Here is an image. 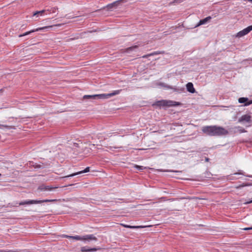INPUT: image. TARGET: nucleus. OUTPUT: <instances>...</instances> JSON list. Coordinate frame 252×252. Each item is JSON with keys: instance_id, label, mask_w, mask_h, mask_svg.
<instances>
[{"instance_id": "1", "label": "nucleus", "mask_w": 252, "mask_h": 252, "mask_svg": "<svg viewBox=\"0 0 252 252\" xmlns=\"http://www.w3.org/2000/svg\"><path fill=\"white\" fill-rule=\"evenodd\" d=\"M203 133L211 136H222L228 134V131L217 126H204L201 128Z\"/></svg>"}, {"instance_id": "2", "label": "nucleus", "mask_w": 252, "mask_h": 252, "mask_svg": "<svg viewBox=\"0 0 252 252\" xmlns=\"http://www.w3.org/2000/svg\"><path fill=\"white\" fill-rule=\"evenodd\" d=\"M121 90H116L114 91L112 93L109 94H94V95H85L83 96V99H107L111 96H114L115 95L118 94H120Z\"/></svg>"}, {"instance_id": "3", "label": "nucleus", "mask_w": 252, "mask_h": 252, "mask_svg": "<svg viewBox=\"0 0 252 252\" xmlns=\"http://www.w3.org/2000/svg\"><path fill=\"white\" fill-rule=\"evenodd\" d=\"M154 105H157L158 106H177L179 105V103L172 101V100H162L160 101H158L156 102Z\"/></svg>"}, {"instance_id": "4", "label": "nucleus", "mask_w": 252, "mask_h": 252, "mask_svg": "<svg viewBox=\"0 0 252 252\" xmlns=\"http://www.w3.org/2000/svg\"><path fill=\"white\" fill-rule=\"evenodd\" d=\"M61 26V24H58V25H53V26H45V27H42V28H38L37 29H36L35 30H32L31 31L26 32L25 33H23V34H20L19 35V37H22L23 36L29 35L31 33L34 32L44 30V29H50V28H52V27H53L54 26L60 27Z\"/></svg>"}, {"instance_id": "5", "label": "nucleus", "mask_w": 252, "mask_h": 252, "mask_svg": "<svg viewBox=\"0 0 252 252\" xmlns=\"http://www.w3.org/2000/svg\"><path fill=\"white\" fill-rule=\"evenodd\" d=\"M251 31H252V25L238 32L236 36L238 37H242L249 33Z\"/></svg>"}, {"instance_id": "6", "label": "nucleus", "mask_w": 252, "mask_h": 252, "mask_svg": "<svg viewBox=\"0 0 252 252\" xmlns=\"http://www.w3.org/2000/svg\"><path fill=\"white\" fill-rule=\"evenodd\" d=\"M39 202L37 201V200H28L24 201H21L19 203H16V205L18 204L19 205H31L33 204H38Z\"/></svg>"}, {"instance_id": "7", "label": "nucleus", "mask_w": 252, "mask_h": 252, "mask_svg": "<svg viewBox=\"0 0 252 252\" xmlns=\"http://www.w3.org/2000/svg\"><path fill=\"white\" fill-rule=\"evenodd\" d=\"M238 122L250 123L251 122V116L248 114L244 115L238 119Z\"/></svg>"}, {"instance_id": "8", "label": "nucleus", "mask_w": 252, "mask_h": 252, "mask_svg": "<svg viewBox=\"0 0 252 252\" xmlns=\"http://www.w3.org/2000/svg\"><path fill=\"white\" fill-rule=\"evenodd\" d=\"M240 103H244V106H248L252 104V100H249L247 97H240L238 99Z\"/></svg>"}, {"instance_id": "9", "label": "nucleus", "mask_w": 252, "mask_h": 252, "mask_svg": "<svg viewBox=\"0 0 252 252\" xmlns=\"http://www.w3.org/2000/svg\"><path fill=\"white\" fill-rule=\"evenodd\" d=\"M92 240L95 241H96L97 240V238L95 236H94L93 234H88L83 236L82 241H90Z\"/></svg>"}, {"instance_id": "10", "label": "nucleus", "mask_w": 252, "mask_h": 252, "mask_svg": "<svg viewBox=\"0 0 252 252\" xmlns=\"http://www.w3.org/2000/svg\"><path fill=\"white\" fill-rule=\"evenodd\" d=\"M58 187H53L52 186H45L44 185H40L38 187V189L41 190V191H43V190H52L53 189H57L58 188Z\"/></svg>"}, {"instance_id": "11", "label": "nucleus", "mask_w": 252, "mask_h": 252, "mask_svg": "<svg viewBox=\"0 0 252 252\" xmlns=\"http://www.w3.org/2000/svg\"><path fill=\"white\" fill-rule=\"evenodd\" d=\"M101 249L100 248H89L87 246H84L81 248V252H95L97 250H99Z\"/></svg>"}, {"instance_id": "12", "label": "nucleus", "mask_w": 252, "mask_h": 252, "mask_svg": "<svg viewBox=\"0 0 252 252\" xmlns=\"http://www.w3.org/2000/svg\"><path fill=\"white\" fill-rule=\"evenodd\" d=\"M89 171H90V167H87L84 170H83L82 171H79V172H77L76 173H74L71 174L67 175V176H65L64 177V178H68V177H73V176H74L80 174L87 173V172H88Z\"/></svg>"}, {"instance_id": "13", "label": "nucleus", "mask_w": 252, "mask_h": 252, "mask_svg": "<svg viewBox=\"0 0 252 252\" xmlns=\"http://www.w3.org/2000/svg\"><path fill=\"white\" fill-rule=\"evenodd\" d=\"M122 0L116 1L112 3L109 4L106 6V7L108 10H112L113 8H116L118 5L120 4V1Z\"/></svg>"}, {"instance_id": "14", "label": "nucleus", "mask_w": 252, "mask_h": 252, "mask_svg": "<svg viewBox=\"0 0 252 252\" xmlns=\"http://www.w3.org/2000/svg\"><path fill=\"white\" fill-rule=\"evenodd\" d=\"M158 86H161V87H162L166 88H167V89H172V90H174V91H175H175H179V90H180V91H183V89H181L180 90H179V89H177V88H173V87H172V86H169V85H167V84H165V83H159L158 84Z\"/></svg>"}, {"instance_id": "15", "label": "nucleus", "mask_w": 252, "mask_h": 252, "mask_svg": "<svg viewBox=\"0 0 252 252\" xmlns=\"http://www.w3.org/2000/svg\"><path fill=\"white\" fill-rule=\"evenodd\" d=\"M211 19H212V17L211 16H208L203 19L200 20L199 21V23L196 25L195 27H197L201 25H204V24H206Z\"/></svg>"}, {"instance_id": "16", "label": "nucleus", "mask_w": 252, "mask_h": 252, "mask_svg": "<svg viewBox=\"0 0 252 252\" xmlns=\"http://www.w3.org/2000/svg\"><path fill=\"white\" fill-rule=\"evenodd\" d=\"M186 87L187 91L191 93H194L195 90L193 87V85L192 83L189 82L187 84Z\"/></svg>"}, {"instance_id": "17", "label": "nucleus", "mask_w": 252, "mask_h": 252, "mask_svg": "<svg viewBox=\"0 0 252 252\" xmlns=\"http://www.w3.org/2000/svg\"><path fill=\"white\" fill-rule=\"evenodd\" d=\"M64 238L73 239L76 240L82 241L83 236L75 235V236H69L65 235L64 236Z\"/></svg>"}, {"instance_id": "18", "label": "nucleus", "mask_w": 252, "mask_h": 252, "mask_svg": "<svg viewBox=\"0 0 252 252\" xmlns=\"http://www.w3.org/2000/svg\"><path fill=\"white\" fill-rule=\"evenodd\" d=\"M58 9V8L57 7H51L50 8L46 9V11H48L49 12V13H54L56 11V10Z\"/></svg>"}, {"instance_id": "19", "label": "nucleus", "mask_w": 252, "mask_h": 252, "mask_svg": "<svg viewBox=\"0 0 252 252\" xmlns=\"http://www.w3.org/2000/svg\"><path fill=\"white\" fill-rule=\"evenodd\" d=\"M126 228H143L144 226H131L126 224L123 225Z\"/></svg>"}, {"instance_id": "20", "label": "nucleus", "mask_w": 252, "mask_h": 252, "mask_svg": "<svg viewBox=\"0 0 252 252\" xmlns=\"http://www.w3.org/2000/svg\"><path fill=\"white\" fill-rule=\"evenodd\" d=\"M56 201H57V199H45V200H37V201L39 202L38 203V204L41 203L43 202H55Z\"/></svg>"}, {"instance_id": "21", "label": "nucleus", "mask_w": 252, "mask_h": 252, "mask_svg": "<svg viewBox=\"0 0 252 252\" xmlns=\"http://www.w3.org/2000/svg\"><path fill=\"white\" fill-rule=\"evenodd\" d=\"M46 10H42L41 11H37L33 13V16H36V15H42L45 12H46Z\"/></svg>"}, {"instance_id": "22", "label": "nucleus", "mask_w": 252, "mask_h": 252, "mask_svg": "<svg viewBox=\"0 0 252 252\" xmlns=\"http://www.w3.org/2000/svg\"><path fill=\"white\" fill-rule=\"evenodd\" d=\"M138 46L137 45L133 46L130 47H128L126 49V52H130L131 51H134L135 49H137Z\"/></svg>"}, {"instance_id": "23", "label": "nucleus", "mask_w": 252, "mask_h": 252, "mask_svg": "<svg viewBox=\"0 0 252 252\" xmlns=\"http://www.w3.org/2000/svg\"><path fill=\"white\" fill-rule=\"evenodd\" d=\"M231 129L232 130H233L234 129H239V131L241 133L245 132L246 131L244 128H243L241 127L240 126H235L234 128H232Z\"/></svg>"}, {"instance_id": "24", "label": "nucleus", "mask_w": 252, "mask_h": 252, "mask_svg": "<svg viewBox=\"0 0 252 252\" xmlns=\"http://www.w3.org/2000/svg\"><path fill=\"white\" fill-rule=\"evenodd\" d=\"M134 168H136V169L138 170H142L144 169H145L144 167H143L142 166L137 165H134Z\"/></svg>"}, {"instance_id": "25", "label": "nucleus", "mask_w": 252, "mask_h": 252, "mask_svg": "<svg viewBox=\"0 0 252 252\" xmlns=\"http://www.w3.org/2000/svg\"><path fill=\"white\" fill-rule=\"evenodd\" d=\"M157 54H158V53H157V52H154V53H151V54H148V55H147L143 56V58H147V57H149V56H153V55H157Z\"/></svg>"}, {"instance_id": "26", "label": "nucleus", "mask_w": 252, "mask_h": 252, "mask_svg": "<svg viewBox=\"0 0 252 252\" xmlns=\"http://www.w3.org/2000/svg\"><path fill=\"white\" fill-rule=\"evenodd\" d=\"M244 230H252V227L245 228H244Z\"/></svg>"}, {"instance_id": "27", "label": "nucleus", "mask_w": 252, "mask_h": 252, "mask_svg": "<svg viewBox=\"0 0 252 252\" xmlns=\"http://www.w3.org/2000/svg\"><path fill=\"white\" fill-rule=\"evenodd\" d=\"M205 160L206 162H208L209 161V158H205Z\"/></svg>"}, {"instance_id": "28", "label": "nucleus", "mask_w": 252, "mask_h": 252, "mask_svg": "<svg viewBox=\"0 0 252 252\" xmlns=\"http://www.w3.org/2000/svg\"><path fill=\"white\" fill-rule=\"evenodd\" d=\"M238 174H242V175H244L243 173L242 172H239V173H238ZM236 174H237V173H236Z\"/></svg>"}, {"instance_id": "29", "label": "nucleus", "mask_w": 252, "mask_h": 252, "mask_svg": "<svg viewBox=\"0 0 252 252\" xmlns=\"http://www.w3.org/2000/svg\"><path fill=\"white\" fill-rule=\"evenodd\" d=\"M41 166L40 165H37L36 167L40 168Z\"/></svg>"}, {"instance_id": "30", "label": "nucleus", "mask_w": 252, "mask_h": 252, "mask_svg": "<svg viewBox=\"0 0 252 252\" xmlns=\"http://www.w3.org/2000/svg\"><path fill=\"white\" fill-rule=\"evenodd\" d=\"M249 1L251 2L252 3V0H248Z\"/></svg>"}, {"instance_id": "31", "label": "nucleus", "mask_w": 252, "mask_h": 252, "mask_svg": "<svg viewBox=\"0 0 252 252\" xmlns=\"http://www.w3.org/2000/svg\"><path fill=\"white\" fill-rule=\"evenodd\" d=\"M252 200H251L250 201L248 202V203H252Z\"/></svg>"}, {"instance_id": "32", "label": "nucleus", "mask_w": 252, "mask_h": 252, "mask_svg": "<svg viewBox=\"0 0 252 252\" xmlns=\"http://www.w3.org/2000/svg\"><path fill=\"white\" fill-rule=\"evenodd\" d=\"M2 91V89H0V93H1Z\"/></svg>"}, {"instance_id": "33", "label": "nucleus", "mask_w": 252, "mask_h": 252, "mask_svg": "<svg viewBox=\"0 0 252 252\" xmlns=\"http://www.w3.org/2000/svg\"><path fill=\"white\" fill-rule=\"evenodd\" d=\"M241 186L242 187H244V186H245V185H242Z\"/></svg>"}, {"instance_id": "34", "label": "nucleus", "mask_w": 252, "mask_h": 252, "mask_svg": "<svg viewBox=\"0 0 252 252\" xmlns=\"http://www.w3.org/2000/svg\"><path fill=\"white\" fill-rule=\"evenodd\" d=\"M175 172H178V171H175Z\"/></svg>"}]
</instances>
